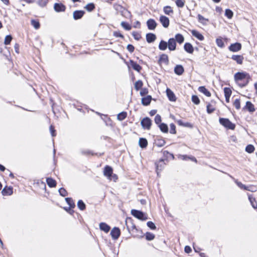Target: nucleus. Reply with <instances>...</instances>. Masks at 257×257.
Wrapping results in <instances>:
<instances>
[{
	"instance_id": "nucleus-1",
	"label": "nucleus",
	"mask_w": 257,
	"mask_h": 257,
	"mask_svg": "<svg viewBox=\"0 0 257 257\" xmlns=\"http://www.w3.org/2000/svg\"><path fill=\"white\" fill-rule=\"evenodd\" d=\"M219 122L227 130H234L235 128V124L232 123L228 118L220 117Z\"/></svg>"
},
{
	"instance_id": "nucleus-2",
	"label": "nucleus",
	"mask_w": 257,
	"mask_h": 257,
	"mask_svg": "<svg viewBox=\"0 0 257 257\" xmlns=\"http://www.w3.org/2000/svg\"><path fill=\"white\" fill-rule=\"evenodd\" d=\"M131 214L136 218L142 221L146 220L148 219L147 214L141 210L132 209L131 210Z\"/></svg>"
},
{
	"instance_id": "nucleus-3",
	"label": "nucleus",
	"mask_w": 257,
	"mask_h": 257,
	"mask_svg": "<svg viewBox=\"0 0 257 257\" xmlns=\"http://www.w3.org/2000/svg\"><path fill=\"white\" fill-rule=\"evenodd\" d=\"M234 80L236 82L250 78L249 75L245 72H238L234 74Z\"/></svg>"
},
{
	"instance_id": "nucleus-4",
	"label": "nucleus",
	"mask_w": 257,
	"mask_h": 257,
	"mask_svg": "<svg viewBox=\"0 0 257 257\" xmlns=\"http://www.w3.org/2000/svg\"><path fill=\"white\" fill-rule=\"evenodd\" d=\"M152 124V120L150 118L147 116L144 117L141 121V125H142V127L145 130H149L151 127Z\"/></svg>"
},
{
	"instance_id": "nucleus-5",
	"label": "nucleus",
	"mask_w": 257,
	"mask_h": 257,
	"mask_svg": "<svg viewBox=\"0 0 257 257\" xmlns=\"http://www.w3.org/2000/svg\"><path fill=\"white\" fill-rule=\"evenodd\" d=\"M165 160L164 159H160L158 162L155 163L156 171L158 176H159V173L164 169L166 165Z\"/></svg>"
},
{
	"instance_id": "nucleus-6",
	"label": "nucleus",
	"mask_w": 257,
	"mask_h": 257,
	"mask_svg": "<svg viewBox=\"0 0 257 257\" xmlns=\"http://www.w3.org/2000/svg\"><path fill=\"white\" fill-rule=\"evenodd\" d=\"M242 45L239 42L231 44L228 47V50L232 52H237L241 49Z\"/></svg>"
},
{
	"instance_id": "nucleus-7",
	"label": "nucleus",
	"mask_w": 257,
	"mask_h": 257,
	"mask_svg": "<svg viewBox=\"0 0 257 257\" xmlns=\"http://www.w3.org/2000/svg\"><path fill=\"white\" fill-rule=\"evenodd\" d=\"M110 234L113 239H117L120 235V230L117 227H114L111 230Z\"/></svg>"
},
{
	"instance_id": "nucleus-8",
	"label": "nucleus",
	"mask_w": 257,
	"mask_h": 257,
	"mask_svg": "<svg viewBox=\"0 0 257 257\" xmlns=\"http://www.w3.org/2000/svg\"><path fill=\"white\" fill-rule=\"evenodd\" d=\"M113 173L112 168L109 166L106 165L103 169V175L107 178V179L111 180V175Z\"/></svg>"
},
{
	"instance_id": "nucleus-9",
	"label": "nucleus",
	"mask_w": 257,
	"mask_h": 257,
	"mask_svg": "<svg viewBox=\"0 0 257 257\" xmlns=\"http://www.w3.org/2000/svg\"><path fill=\"white\" fill-rule=\"evenodd\" d=\"M66 9V6L61 3H56L54 5V9L57 13L65 12Z\"/></svg>"
},
{
	"instance_id": "nucleus-10",
	"label": "nucleus",
	"mask_w": 257,
	"mask_h": 257,
	"mask_svg": "<svg viewBox=\"0 0 257 257\" xmlns=\"http://www.w3.org/2000/svg\"><path fill=\"white\" fill-rule=\"evenodd\" d=\"M159 21L162 24L163 27L165 28H167L169 26L170 20L167 17L164 15H161L160 17Z\"/></svg>"
},
{
	"instance_id": "nucleus-11",
	"label": "nucleus",
	"mask_w": 257,
	"mask_h": 257,
	"mask_svg": "<svg viewBox=\"0 0 257 257\" xmlns=\"http://www.w3.org/2000/svg\"><path fill=\"white\" fill-rule=\"evenodd\" d=\"M85 12L83 10H76L73 12V18L74 20L81 19L84 15Z\"/></svg>"
},
{
	"instance_id": "nucleus-12",
	"label": "nucleus",
	"mask_w": 257,
	"mask_h": 257,
	"mask_svg": "<svg viewBox=\"0 0 257 257\" xmlns=\"http://www.w3.org/2000/svg\"><path fill=\"white\" fill-rule=\"evenodd\" d=\"M167 43H168V49L170 51H173L176 49L177 44L174 38L169 39Z\"/></svg>"
},
{
	"instance_id": "nucleus-13",
	"label": "nucleus",
	"mask_w": 257,
	"mask_h": 257,
	"mask_svg": "<svg viewBox=\"0 0 257 257\" xmlns=\"http://www.w3.org/2000/svg\"><path fill=\"white\" fill-rule=\"evenodd\" d=\"M125 224L128 231H130L131 228L132 230L136 228L135 224L133 223V219L131 217H127L126 218Z\"/></svg>"
},
{
	"instance_id": "nucleus-14",
	"label": "nucleus",
	"mask_w": 257,
	"mask_h": 257,
	"mask_svg": "<svg viewBox=\"0 0 257 257\" xmlns=\"http://www.w3.org/2000/svg\"><path fill=\"white\" fill-rule=\"evenodd\" d=\"M129 63L130 65L127 64L128 68H130L131 66L134 70L137 71L138 72H140L142 70V67L140 65V64H137V63L134 60H130Z\"/></svg>"
},
{
	"instance_id": "nucleus-15",
	"label": "nucleus",
	"mask_w": 257,
	"mask_h": 257,
	"mask_svg": "<svg viewBox=\"0 0 257 257\" xmlns=\"http://www.w3.org/2000/svg\"><path fill=\"white\" fill-rule=\"evenodd\" d=\"M147 26L149 30H154L157 26V23L154 19H150L147 21Z\"/></svg>"
},
{
	"instance_id": "nucleus-16",
	"label": "nucleus",
	"mask_w": 257,
	"mask_h": 257,
	"mask_svg": "<svg viewBox=\"0 0 257 257\" xmlns=\"http://www.w3.org/2000/svg\"><path fill=\"white\" fill-rule=\"evenodd\" d=\"M230 58L235 61L237 64L239 65L242 64L243 60L244 59L243 56L240 55H232Z\"/></svg>"
},
{
	"instance_id": "nucleus-17",
	"label": "nucleus",
	"mask_w": 257,
	"mask_h": 257,
	"mask_svg": "<svg viewBox=\"0 0 257 257\" xmlns=\"http://www.w3.org/2000/svg\"><path fill=\"white\" fill-rule=\"evenodd\" d=\"M152 100H153L152 96L148 95L147 96L142 97L141 103L144 106H148L151 103ZM153 100L154 99H153Z\"/></svg>"
},
{
	"instance_id": "nucleus-18",
	"label": "nucleus",
	"mask_w": 257,
	"mask_h": 257,
	"mask_svg": "<svg viewBox=\"0 0 257 257\" xmlns=\"http://www.w3.org/2000/svg\"><path fill=\"white\" fill-rule=\"evenodd\" d=\"M166 93L167 97L170 101H175L176 100V97L174 93L170 88H167Z\"/></svg>"
},
{
	"instance_id": "nucleus-19",
	"label": "nucleus",
	"mask_w": 257,
	"mask_h": 257,
	"mask_svg": "<svg viewBox=\"0 0 257 257\" xmlns=\"http://www.w3.org/2000/svg\"><path fill=\"white\" fill-rule=\"evenodd\" d=\"M13 187L6 186L2 191V194L4 196L11 195L13 193Z\"/></svg>"
},
{
	"instance_id": "nucleus-20",
	"label": "nucleus",
	"mask_w": 257,
	"mask_h": 257,
	"mask_svg": "<svg viewBox=\"0 0 257 257\" xmlns=\"http://www.w3.org/2000/svg\"><path fill=\"white\" fill-rule=\"evenodd\" d=\"M243 109L247 110L250 113L253 112L255 110L254 105L249 101H246V104Z\"/></svg>"
},
{
	"instance_id": "nucleus-21",
	"label": "nucleus",
	"mask_w": 257,
	"mask_h": 257,
	"mask_svg": "<svg viewBox=\"0 0 257 257\" xmlns=\"http://www.w3.org/2000/svg\"><path fill=\"white\" fill-rule=\"evenodd\" d=\"M184 49L186 52L189 54H192L194 50V48L193 47L192 45L189 42L184 44Z\"/></svg>"
},
{
	"instance_id": "nucleus-22",
	"label": "nucleus",
	"mask_w": 257,
	"mask_h": 257,
	"mask_svg": "<svg viewBox=\"0 0 257 257\" xmlns=\"http://www.w3.org/2000/svg\"><path fill=\"white\" fill-rule=\"evenodd\" d=\"M99 229L105 233H108L110 230V226L105 222H100L99 224Z\"/></svg>"
},
{
	"instance_id": "nucleus-23",
	"label": "nucleus",
	"mask_w": 257,
	"mask_h": 257,
	"mask_svg": "<svg viewBox=\"0 0 257 257\" xmlns=\"http://www.w3.org/2000/svg\"><path fill=\"white\" fill-rule=\"evenodd\" d=\"M146 37V41L148 43H153L157 39L156 35L152 33L147 34Z\"/></svg>"
},
{
	"instance_id": "nucleus-24",
	"label": "nucleus",
	"mask_w": 257,
	"mask_h": 257,
	"mask_svg": "<svg viewBox=\"0 0 257 257\" xmlns=\"http://www.w3.org/2000/svg\"><path fill=\"white\" fill-rule=\"evenodd\" d=\"M163 62L167 64H168L169 63L168 56L166 54H162L160 56V58L158 60V63L161 65Z\"/></svg>"
},
{
	"instance_id": "nucleus-25",
	"label": "nucleus",
	"mask_w": 257,
	"mask_h": 257,
	"mask_svg": "<svg viewBox=\"0 0 257 257\" xmlns=\"http://www.w3.org/2000/svg\"><path fill=\"white\" fill-rule=\"evenodd\" d=\"M184 72V69L182 65H177L174 68V72L178 75H181Z\"/></svg>"
},
{
	"instance_id": "nucleus-26",
	"label": "nucleus",
	"mask_w": 257,
	"mask_h": 257,
	"mask_svg": "<svg viewBox=\"0 0 257 257\" xmlns=\"http://www.w3.org/2000/svg\"><path fill=\"white\" fill-rule=\"evenodd\" d=\"M248 200L251 205V206L254 209H257V202L256 200L254 197H253L252 195L247 194Z\"/></svg>"
},
{
	"instance_id": "nucleus-27",
	"label": "nucleus",
	"mask_w": 257,
	"mask_h": 257,
	"mask_svg": "<svg viewBox=\"0 0 257 257\" xmlns=\"http://www.w3.org/2000/svg\"><path fill=\"white\" fill-rule=\"evenodd\" d=\"M158 48L160 50L165 51L168 48V43H167V42L162 40L159 43Z\"/></svg>"
},
{
	"instance_id": "nucleus-28",
	"label": "nucleus",
	"mask_w": 257,
	"mask_h": 257,
	"mask_svg": "<svg viewBox=\"0 0 257 257\" xmlns=\"http://www.w3.org/2000/svg\"><path fill=\"white\" fill-rule=\"evenodd\" d=\"M148 141L146 138H140L139 141V146L141 148H142V149L146 148L148 146Z\"/></svg>"
},
{
	"instance_id": "nucleus-29",
	"label": "nucleus",
	"mask_w": 257,
	"mask_h": 257,
	"mask_svg": "<svg viewBox=\"0 0 257 257\" xmlns=\"http://www.w3.org/2000/svg\"><path fill=\"white\" fill-rule=\"evenodd\" d=\"M191 33L194 37L200 41H203L204 39V37L197 30H192L191 31Z\"/></svg>"
},
{
	"instance_id": "nucleus-30",
	"label": "nucleus",
	"mask_w": 257,
	"mask_h": 257,
	"mask_svg": "<svg viewBox=\"0 0 257 257\" xmlns=\"http://www.w3.org/2000/svg\"><path fill=\"white\" fill-rule=\"evenodd\" d=\"M198 91L202 93H203L204 95H205L206 96L210 97L211 96V93L204 86H201L199 87L198 88Z\"/></svg>"
},
{
	"instance_id": "nucleus-31",
	"label": "nucleus",
	"mask_w": 257,
	"mask_h": 257,
	"mask_svg": "<svg viewBox=\"0 0 257 257\" xmlns=\"http://www.w3.org/2000/svg\"><path fill=\"white\" fill-rule=\"evenodd\" d=\"M46 182L50 188L55 187L57 184L56 181L51 177L46 179Z\"/></svg>"
},
{
	"instance_id": "nucleus-32",
	"label": "nucleus",
	"mask_w": 257,
	"mask_h": 257,
	"mask_svg": "<svg viewBox=\"0 0 257 257\" xmlns=\"http://www.w3.org/2000/svg\"><path fill=\"white\" fill-rule=\"evenodd\" d=\"M161 152L162 153L163 157L165 158V160H167L170 158H171L172 160H174L175 158L174 155L167 151L162 150Z\"/></svg>"
},
{
	"instance_id": "nucleus-33",
	"label": "nucleus",
	"mask_w": 257,
	"mask_h": 257,
	"mask_svg": "<svg viewBox=\"0 0 257 257\" xmlns=\"http://www.w3.org/2000/svg\"><path fill=\"white\" fill-rule=\"evenodd\" d=\"M176 122H177L178 124L180 126H182L184 127L189 128H192L193 127V125L191 123L188 122H184L181 119L177 120Z\"/></svg>"
},
{
	"instance_id": "nucleus-34",
	"label": "nucleus",
	"mask_w": 257,
	"mask_h": 257,
	"mask_svg": "<svg viewBox=\"0 0 257 257\" xmlns=\"http://www.w3.org/2000/svg\"><path fill=\"white\" fill-rule=\"evenodd\" d=\"M155 143L157 146L162 147L165 145L166 142L164 139L162 138H159V137H157L155 139Z\"/></svg>"
},
{
	"instance_id": "nucleus-35",
	"label": "nucleus",
	"mask_w": 257,
	"mask_h": 257,
	"mask_svg": "<svg viewBox=\"0 0 257 257\" xmlns=\"http://www.w3.org/2000/svg\"><path fill=\"white\" fill-rule=\"evenodd\" d=\"M66 203L69 205V207L68 209L70 211V208H74L75 207V204L73 199L71 197H67L65 198Z\"/></svg>"
},
{
	"instance_id": "nucleus-36",
	"label": "nucleus",
	"mask_w": 257,
	"mask_h": 257,
	"mask_svg": "<svg viewBox=\"0 0 257 257\" xmlns=\"http://www.w3.org/2000/svg\"><path fill=\"white\" fill-rule=\"evenodd\" d=\"M174 39L176 40V43L178 42L180 44H181L184 41V36L180 33L176 34Z\"/></svg>"
},
{
	"instance_id": "nucleus-37",
	"label": "nucleus",
	"mask_w": 257,
	"mask_h": 257,
	"mask_svg": "<svg viewBox=\"0 0 257 257\" xmlns=\"http://www.w3.org/2000/svg\"><path fill=\"white\" fill-rule=\"evenodd\" d=\"M160 131L164 133H167L169 131L168 125L165 123H162L158 126Z\"/></svg>"
},
{
	"instance_id": "nucleus-38",
	"label": "nucleus",
	"mask_w": 257,
	"mask_h": 257,
	"mask_svg": "<svg viewBox=\"0 0 257 257\" xmlns=\"http://www.w3.org/2000/svg\"><path fill=\"white\" fill-rule=\"evenodd\" d=\"M164 13L167 15H170L173 14V10H172L171 6H166L163 8Z\"/></svg>"
},
{
	"instance_id": "nucleus-39",
	"label": "nucleus",
	"mask_w": 257,
	"mask_h": 257,
	"mask_svg": "<svg viewBox=\"0 0 257 257\" xmlns=\"http://www.w3.org/2000/svg\"><path fill=\"white\" fill-rule=\"evenodd\" d=\"M251 80V78L246 79L244 80H242V81H238L236 82L237 85L240 87L241 88L244 87L245 86L247 85V84L249 83V81Z\"/></svg>"
},
{
	"instance_id": "nucleus-40",
	"label": "nucleus",
	"mask_w": 257,
	"mask_h": 257,
	"mask_svg": "<svg viewBox=\"0 0 257 257\" xmlns=\"http://www.w3.org/2000/svg\"><path fill=\"white\" fill-rule=\"evenodd\" d=\"M84 8L89 12L93 11L95 8V5L93 3H90L86 5Z\"/></svg>"
},
{
	"instance_id": "nucleus-41",
	"label": "nucleus",
	"mask_w": 257,
	"mask_h": 257,
	"mask_svg": "<svg viewBox=\"0 0 257 257\" xmlns=\"http://www.w3.org/2000/svg\"><path fill=\"white\" fill-rule=\"evenodd\" d=\"M80 152L82 155L86 156L90 155L93 156L94 155L97 154V153H96V154L94 153L92 151L89 150L81 149L80 150Z\"/></svg>"
},
{
	"instance_id": "nucleus-42",
	"label": "nucleus",
	"mask_w": 257,
	"mask_h": 257,
	"mask_svg": "<svg viewBox=\"0 0 257 257\" xmlns=\"http://www.w3.org/2000/svg\"><path fill=\"white\" fill-rule=\"evenodd\" d=\"M127 116V112L125 111H122L117 114V118L120 121L124 120Z\"/></svg>"
},
{
	"instance_id": "nucleus-43",
	"label": "nucleus",
	"mask_w": 257,
	"mask_h": 257,
	"mask_svg": "<svg viewBox=\"0 0 257 257\" xmlns=\"http://www.w3.org/2000/svg\"><path fill=\"white\" fill-rule=\"evenodd\" d=\"M78 208L82 211H83L86 208V205L82 200H79L77 202Z\"/></svg>"
},
{
	"instance_id": "nucleus-44",
	"label": "nucleus",
	"mask_w": 257,
	"mask_h": 257,
	"mask_svg": "<svg viewBox=\"0 0 257 257\" xmlns=\"http://www.w3.org/2000/svg\"><path fill=\"white\" fill-rule=\"evenodd\" d=\"M155 235L153 233L147 232L145 234V237L146 240L148 241H151L155 238Z\"/></svg>"
},
{
	"instance_id": "nucleus-45",
	"label": "nucleus",
	"mask_w": 257,
	"mask_h": 257,
	"mask_svg": "<svg viewBox=\"0 0 257 257\" xmlns=\"http://www.w3.org/2000/svg\"><path fill=\"white\" fill-rule=\"evenodd\" d=\"M143 83L142 80H139L135 83V88L136 90H139L142 88Z\"/></svg>"
},
{
	"instance_id": "nucleus-46",
	"label": "nucleus",
	"mask_w": 257,
	"mask_h": 257,
	"mask_svg": "<svg viewBox=\"0 0 257 257\" xmlns=\"http://www.w3.org/2000/svg\"><path fill=\"white\" fill-rule=\"evenodd\" d=\"M31 24L36 29H38L40 27V24L39 22L36 20H32Z\"/></svg>"
},
{
	"instance_id": "nucleus-47",
	"label": "nucleus",
	"mask_w": 257,
	"mask_h": 257,
	"mask_svg": "<svg viewBox=\"0 0 257 257\" xmlns=\"http://www.w3.org/2000/svg\"><path fill=\"white\" fill-rule=\"evenodd\" d=\"M120 25L121 27L126 31H129L132 29V26L126 22H122Z\"/></svg>"
},
{
	"instance_id": "nucleus-48",
	"label": "nucleus",
	"mask_w": 257,
	"mask_h": 257,
	"mask_svg": "<svg viewBox=\"0 0 257 257\" xmlns=\"http://www.w3.org/2000/svg\"><path fill=\"white\" fill-rule=\"evenodd\" d=\"M255 149L254 146L252 145L249 144L247 145L245 147V151L248 153H252L254 152Z\"/></svg>"
},
{
	"instance_id": "nucleus-49",
	"label": "nucleus",
	"mask_w": 257,
	"mask_h": 257,
	"mask_svg": "<svg viewBox=\"0 0 257 257\" xmlns=\"http://www.w3.org/2000/svg\"><path fill=\"white\" fill-rule=\"evenodd\" d=\"M225 16L229 19H231L233 16V13L231 10L227 9L225 11Z\"/></svg>"
},
{
	"instance_id": "nucleus-50",
	"label": "nucleus",
	"mask_w": 257,
	"mask_h": 257,
	"mask_svg": "<svg viewBox=\"0 0 257 257\" xmlns=\"http://www.w3.org/2000/svg\"><path fill=\"white\" fill-rule=\"evenodd\" d=\"M237 186L242 190H246L247 186L243 184L241 182L238 181L237 180L234 181Z\"/></svg>"
},
{
	"instance_id": "nucleus-51",
	"label": "nucleus",
	"mask_w": 257,
	"mask_h": 257,
	"mask_svg": "<svg viewBox=\"0 0 257 257\" xmlns=\"http://www.w3.org/2000/svg\"><path fill=\"white\" fill-rule=\"evenodd\" d=\"M12 39L13 37L11 35H7L5 39L4 44L6 45L10 44Z\"/></svg>"
},
{
	"instance_id": "nucleus-52",
	"label": "nucleus",
	"mask_w": 257,
	"mask_h": 257,
	"mask_svg": "<svg viewBox=\"0 0 257 257\" xmlns=\"http://www.w3.org/2000/svg\"><path fill=\"white\" fill-rule=\"evenodd\" d=\"M198 20V21L203 24V25L206 24L205 22H208L209 20L208 19H206L204 17H203L202 15L200 14H198L197 16Z\"/></svg>"
},
{
	"instance_id": "nucleus-53",
	"label": "nucleus",
	"mask_w": 257,
	"mask_h": 257,
	"mask_svg": "<svg viewBox=\"0 0 257 257\" xmlns=\"http://www.w3.org/2000/svg\"><path fill=\"white\" fill-rule=\"evenodd\" d=\"M216 43L220 48H223L224 47V43L221 38H218L216 39Z\"/></svg>"
},
{
	"instance_id": "nucleus-54",
	"label": "nucleus",
	"mask_w": 257,
	"mask_h": 257,
	"mask_svg": "<svg viewBox=\"0 0 257 257\" xmlns=\"http://www.w3.org/2000/svg\"><path fill=\"white\" fill-rule=\"evenodd\" d=\"M192 101L196 105H198L200 103V99L198 96L196 95H193L191 98Z\"/></svg>"
},
{
	"instance_id": "nucleus-55",
	"label": "nucleus",
	"mask_w": 257,
	"mask_h": 257,
	"mask_svg": "<svg viewBox=\"0 0 257 257\" xmlns=\"http://www.w3.org/2000/svg\"><path fill=\"white\" fill-rule=\"evenodd\" d=\"M224 96H230L232 94V91L229 87L224 88Z\"/></svg>"
},
{
	"instance_id": "nucleus-56",
	"label": "nucleus",
	"mask_w": 257,
	"mask_h": 257,
	"mask_svg": "<svg viewBox=\"0 0 257 257\" xmlns=\"http://www.w3.org/2000/svg\"><path fill=\"white\" fill-rule=\"evenodd\" d=\"M185 1L184 0H176L175 3L178 8H182L185 5Z\"/></svg>"
},
{
	"instance_id": "nucleus-57",
	"label": "nucleus",
	"mask_w": 257,
	"mask_h": 257,
	"mask_svg": "<svg viewBox=\"0 0 257 257\" xmlns=\"http://www.w3.org/2000/svg\"><path fill=\"white\" fill-rule=\"evenodd\" d=\"M122 17H124L126 19H131L132 17V15L131 13L126 9H125L124 13L122 15Z\"/></svg>"
},
{
	"instance_id": "nucleus-58",
	"label": "nucleus",
	"mask_w": 257,
	"mask_h": 257,
	"mask_svg": "<svg viewBox=\"0 0 257 257\" xmlns=\"http://www.w3.org/2000/svg\"><path fill=\"white\" fill-rule=\"evenodd\" d=\"M154 120H155V122L158 125V126L159 125H160V124L162 123V122H161V121H162L161 116L160 115H159L158 114L155 116Z\"/></svg>"
},
{
	"instance_id": "nucleus-59",
	"label": "nucleus",
	"mask_w": 257,
	"mask_h": 257,
	"mask_svg": "<svg viewBox=\"0 0 257 257\" xmlns=\"http://www.w3.org/2000/svg\"><path fill=\"white\" fill-rule=\"evenodd\" d=\"M58 191L59 194L62 197H65L68 195L67 191L64 188H60Z\"/></svg>"
},
{
	"instance_id": "nucleus-60",
	"label": "nucleus",
	"mask_w": 257,
	"mask_h": 257,
	"mask_svg": "<svg viewBox=\"0 0 257 257\" xmlns=\"http://www.w3.org/2000/svg\"><path fill=\"white\" fill-rule=\"evenodd\" d=\"M132 35H133L134 38L137 41L140 40L141 39V38H142L141 34L137 32H135V31L133 32Z\"/></svg>"
},
{
	"instance_id": "nucleus-61",
	"label": "nucleus",
	"mask_w": 257,
	"mask_h": 257,
	"mask_svg": "<svg viewBox=\"0 0 257 257\" xmlns=\"http://www.w3.org/2000/svg\"><path fill=\"white\" fill-rule=\"evenodd\" d=\"M37 3L40 7H44L47 5L48 0H38Z\"/></svg>"
},
{
	"instance_id": "nucleus-62",
	"label": "nucleus",
	"mask_w": 257,
	"mask_h": 257,
	"mask_svg": "<svg viewBox=\"0 0 257 257\" xmlns=\"http://www.w3.org/2000/svg\"><path fill=\"white\" fill-rule=\"evenodd\" d=\"M215 110V108L210 103L207 105V112L209 114L212 113Z\"/></svg>"
},
{
	"instance_id": "nucleus-63",
	"label": "nucleus",
	"mask_w": 257,
	"mask_h": 257,
	"mask_svg": "<svg viewBox=\"0 0 257 257\" xmlns=\"http://www.w3.org/2000/svg\"><path fill=\"white\" fill-rule=\"evenodd\" d=\"M246 190L254 192L257 191V187L253 185L247 186Z\"/></svg>"
},
{
	"instance_id": "nucleus-64",
	"label": "nucleus",
	"mask_w": 257,
	"mask_h": 257,
	"mask_svg": "<svg viewBox=\"0 0 257 257\" xmlns=\"http://www.w3.org/2000/svg\"><path fill=\"white\" fill-rule=\"evenodd\" d=\"M147 226L152 230H155L156 229V226L155 223L151 221H149L147 223Z\"/></svg>"
}]
</instances>
